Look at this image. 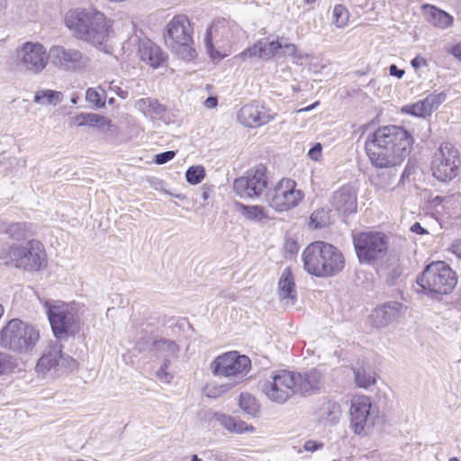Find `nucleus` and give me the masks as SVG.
I'll return each instance as SVG.
<instances>
[{"label": "nucleus", "instance_id": "obj_55", "mask_svg": "<svg viewBox=\"0 0 461 461\" xmlns=\"http://www.w3.org/2000/svg\"><path fill=\"white\" fill-rule=\"evenodd\" d=\"M411 230L412 232L420 234V235H424V234L429 233L428 230L426 229H424L419 222H415L414 224H412L411 227Z\"/></svg>", "mask_w": 461, "mask_h": 461}, {"label": "nucleus", "instance_id": "obj_52", "mask_svg": "<svg viewBox=\"0 0 461 461\" xmlns=\"http://www.w3.org/2000/svg\"><path fill=\"white\" fill-rule=\"evenodd\" d=\"M203 105L208 109H212L217 107L218 99L216 96H209L204 102Z\"/></svg>", "mask_w": 461, "mask_h": 461}, {"label": "nucleus", "instance_id": "obj_40", "mask_svg": "<svg viewBox=\"0 0 461 461\" xmlns=\"http://www.w3.org/2000/svg\"><path fill=\"white\" fill-rule=\"evenodd\" d=\"M104 90L102 93L95 88H88L86 93V100L96 108L104 107L105 104Z\"/></svg>", "mask_w": 461, "mask_h": 461}, {"label": "nucleus", "instance_id": "obj_57", "mask_svg": "<svg viewBox=\"0 0 461 461\" xmlns=\"http://www.w3.org/2000/svg\"><path fill=\"white\" fill-rule=\"evenodd\" d=\"M319 104V102H315L314 104L307 106V107H304V108H302V109H299L297 110V113H303V112H309V111H312V109H314L317 105Z\"/></svg>", "mask_w": 461, "mask_h": 461}, {"label": "nucleus", "instance_id": "obj_35", "mask_svg": "<svg viewBox=\"0 0 461 461\" xmlns=\"http://www.w3.org/2000/svg\"><path fill=\"white\" fill-rule=\"evenodd\" d=\"M63 99V94L50 89L37 91L34 95V102L41 104H59Z\"/></svg>", "mask_w": 461, "mask_h": 461}, {"label": "nucleus", "instance_id": "obj_53", "mask_svg": "<svg viewBox=\"0 0 461 461\" xmlns=\"http://www.w3.org/2000/svg\"><path fill=\"white\" fill-rule=\"evenodd\" d=\"M100 116L101 115L96 113H88V116L86 117V125L96 127Z\"/></svg>", "mask_w": 461, "mask_h": 461}, {"label": "nucleus", "instance_id": "obj_33", "mask_svg": "<svg viewBox=\"0 0 461 461\" xmlns=\"http://www.w3.org/2000/svg\"><path fill=\"white\" fill-rule=\"evenodd\" d=\"M239 407L248 416L256 418L260 412V404L257 398L249 393H241L238 401Z\"/></svg>", "mask_w": 461, "mask_h": 461}, {"label": "nucleus", "instance_id": "obj_44", "mask_svg": "<svg viewBox=\"0 0 461 461\" xmlns=\"http://www.w3.org/2000/svg\"><path fill=\"white\" fill-rule=\"evenodd\" d=\"M324 444L322 442H318L315 440H306L303 444V449L308 452H315L323 447Z\"/></svg>", "mask_w": 461, "mask_h": 461}, {"label": "nucleus", "instance_id": "obj_16", "mask_svg": "<svg viewBox=\"0 0 461 461\" xmlns=\"http://www.w3.org/2000/svg\"><path fill=\"white\" fill-rule=\"evenodd\" d=\"M51 64L65 72L85 70L90 62L89 57L82 50L67 45H53L49 50Z\"/></svg>", "mask_w": 461, "mask_h": 461}, {"label": "nucleus", "instance_id": "obj_51", "mask_svg": "<svg viewBox=\"0 0 461 461\" xmlns=\"http://www.w3.org/2000/svg\"><path fill=\"white\" fill-rule=\"evenodd\" d=\"M389 72L391 76L396 77L397 78H402L404 75V70L399 69L396 65H391L389 67Z\"/></svg>", "mask_w": 461, "mask_h": 461}, {"label": "nucleus", "instance_id": "obj_63", "mask_svg": "<svg viewBox=\"0 0 461 461\" xmlns=\"http://www.w3.org/2000/svg\"><path fill=\"white\" fill-rule=\"evenodd\" d=\"M316 0H303L304 4L306 5H312L315 2Z\"/></svg>", "mask_w": 461, "mask_h": 461}, {"label": "nucleus", "instance_id": "obj_28", "mask_svg": "<svg viewBox=\"0 0 461 461\" xmlns=\"http://www.w3.org/2000/svg\"><path fill=\"white\" fill-rule=\"evenodd\" d=\"M277 294L281 301H285L286 305H294L296 297V288L294 278L289 267L284 269L277 284Z\"/></svg>", "mask_w": 461, "mask_h": 461}, {"label": "nucleus", "instance_id": "obj_50", "mask_svg": "<svg viewBox=\"0 0 461 461\" xmlns=\"http://www.w3.org/2000/svg\"><path fill=\"white\" fill-rule=\"evenodd\" d=\"M449 52L459 61H461V41L453 45Z\"/></svg>", "mask_w": 461, "mask_h": 461}, {"label": "nucleus", "instance_id": "obj_31", "mask_svg": "<svg viewBox=\"0 0 461 461\" xmlns=\"http://www.w3.org/2000/svg\"><path fill=\"white\" fill-rule=\"evenodd\" d=\"M135 107L144 116L150 119L159 117L163 114L165 108L157 100L151 98H141L136 101Z\"/></svg>", "mask_w": 461, "mask_h": 461}, {"label": "nucleus", "instance_id": "obj_24", "mask_svg": "<svg viewBox=\"0 0 461 461\" xmlns=\"http://www.w3.org/2000/svg\"><path fill=\"white\" fill-rule=\"evenodd\" d=\"M406 308L398 302H389L375 308L370 315V321L375 327H384L399 319Z\"/></svg>", "mask_w": 461, "mask_h": 461}, {"label": "nucleus", "instance_id": "obj_34", "mask_svg": "<svg viewBox=\"0 0 461 461\" xmlns=\"http://www.w3.org/2000/svg\"><path fill=\"white\" fill-rule=\"evenodd\" d=\"M5 232L14 240H21L34 233L32 223L14 222L11 223Z\"/></svg>", "mask_w": 461, "mask_h": 461}, {"label": "nucleus", "instance_id": "obj_22", "mask_svg": "<svg viewBox=\"0 0 461 461\" xmlns=\"http://www.w3.org/2000/svg\"><path fill=\"white\" fill-rule=\"evenodd\" d=\"M237 119L245 127L258 128L271 122L274 119V113L264 104L252 102L239 110Z\"/></svg>", "mask_w": 461, "mask_h": 461}, {"label": "nucleus", "instance_id": "obj_46", "mask_svg": "<svg viewBox=\"0 0 461 461\" xmlns=\"http://www.w3.org/2000/svg\"><path fill=\"white\" fill-rule=\"evenodd\" d=\"M156 375L158 379L165 384H169L173 378V375L167 370L165 369V367H160L157 372Z\"/></svg>", "mask_w": 461, "mask_h": 461}, {"label": "nucleus", "instance_id": "obj_25", "mask_svg": "<svg viewBox=\"0 0 461 461\" xmlns=\"http://www.w3.org/2000/svg\"><path fill=\"white\" fill-rule=\"evenodd\" d=\"M446 94H432L423 100H420L415 104L404 105L402 113L411 114L416 117L429 116L433 110L437 109L445 100Z\"/></svg>", "mask_w": 461, "mask_h": 461}, {"label": "nucleus", "instance_id": "obj_29", "mask_svg": "<svg viewBox=\"0 0 461 461\" xmlns=\"http://www.w3.org/2000/svg\"><path fill=\"white\" fill-rule=\"evenodd\" d=\"M426 21L432 26L446 30L453 25L454 18L448 13L429 4L421 6Z\"/></svg>", "mask_w": 461, "mask_h": 461}, {"label": "nucleus", "instance_id": "obj_39", "mask_svg": "<svg viewBox=\"0 0 461 461\" xmlns=\"http://www.w3.org/2000/svg\"><path fill=\"white\" fill-rule=\"evenodd\" d=\"M205 176V169L203 166L190 167L186 173V181L191 185H197L202 182Z\"/></svg>", "mask_w": 461, "mask_h": 461}, {"label": "nucleus", "instance_id": "obj_42", "mask_svg": "<svg viewBox=\"0 0 461 461\" xmlns=\"http://www.w3.org/2000/svg\"><path fill=\"white\" fill-rule=\"evenodd\" d=\"M327 409L329 410L327 420L331 423L338 422L340 417L339 407L336 403H329Z\"/></svg>", "mask_w": 461, "mask_h": 461}, {"label": "nucleus", "instance_id": "obj_14", "mask_svg": "<svg viewBox=\"0 0 461 461\" xmlns=\"http://www.w3.org/2000/svg\"><path fill=\"white\" fill-rule=\"evenodd\" d=\"M353 242L361 263H374L387 254L388 238L382 232H361L354 236Z\"/></svg>", "mask_w": 461, "mask_h": 461}, {"label": "nucleus", "instance_id": "obj_3", "mask_svg": "<svg viewBox=\"0 0 461 461\" xmlns=\"http://www.w3.org/2000/svg\"><path fill=\"white\" fill-rule=\"evenodd\" d=\"M304 270L316 276H331L344 267L341 252L330 243L315 241L308 245L302 254Z\"/></svg>", "mask_w": 461, "mask_h": 461}, {"label": "nucleus", "instance_id": "obj_26", "mask_svg": "<svg viewBox=\"0 0 461 461\" xmlns=\"http://www.w3.org/2000/svg\"><path fill=\"white\" fill-rule=\"evenodd\" d=\"M294 394H311L316 393L320 388L321 374L316 369H311L303 374L294 373Z\"/></svg>", "mask_w": 461, "mask_h": 461}, {"label": "nucleus", "instance_id": "obj_1", "mask_svg": "<svg viewBox=\"0 0 461 461\" xmlns=\"http://www.w3.org/2000/svg\"><path fill=\"white\" fill-rule=\"evenodd\" d=\"M413 138L404 128L395 125L379 127L366 140V151L376 168L400 167L411 152Z\"/></svg>", "mask_w": 461, "mask_h": 461}, {"label": "nucleus", "instance_id": "obj_56", "mask_svg": "<svg viewBox=\"0 0 461 461\" xmlns=\"http://www.w3.org/2000/svg\"><path fill=\"white\" fill-rule=\"evenodd\" d=\"M451 251L461 259V240H456L452 244Z\"/></svg>", "mask_w": 461, "mask_h": 461}, {"label": "nucleus", "instance_id": "obj_64", "mask_svg": "<svg viewBox=\"0 0 461 461\" xmlns=\"http://www.w3.org/2000/svg\"><path fill=\"white\" fill-rule=\"evenodd\" d=\"M448 461H460L457 457H451Z\"/></svg>", "mask_w": 461, "mask_h": 461}, {"label": "nucleus", "instance_id": "obj_15", "mask_svg": "<svg viewBox=\"0 0 461 461\" xmlns=\"http://www.w3.org/2000/svg\"><path fill=\"white\" fill-rule=\"evenodd\" d=\"M294 372L278 370L271 372L265 380L259 382L264 395L273 402L283 404L294 394Z\"/></svg>", "mask_w": 461, "mask_h": 461}, {"label": "nucleus", "instance_id": "obj_61", "mask_svg": "<svg viewBox=\"0 0 461 461\" xmlns=\"http://www.w3.org/2000/svg\"><path fill=\"white\" fill-rule=\"evenodd\" d=\"M191 461H203L197 455H193Z\"/></svg>", "mask_w": 461, "mask_h": 461}, {"label": "nucleus", "instance_id": "obj_23", "mask_svg": "<svg viewBox=\"0 0 461 461\" xmlns=\"http://www.w3.org/2000/svg\"><path fill=\"white\" fill-rule=\"evenodd\" d=\"M331 206L339 212L350 214L357 211V193L351 185H343L330 198Z\"/></svg>", "mask_w": 461, "mask_h": 461}, {"label": "nucleus", "instance_id": "obj_32", "mask_svg": "<svg viewBox=\"0 0 461 461\" xmlns=\"http://www.w3.org/2000/svg\"><path fill=\"white\" fill-rule=\"evenodd\" d=\"M23 371V365L16 357L0 351V375H10Z\"/></svg>", "mask_w": 461, "mask_h": 461}, {"label": "nucleus", "instance_id": "obj_41", "mask_svg": "<svg viewBox=\"0 0 461 461\" xmlns=\"http://www.w3.org/2000/svg\"><path fill=\"white\" fill-rule=\"evenodd\" d=\"M328 216L324 210L314 211L310 217V225L314 229H321L326 226Z\"/></svg>", "mask_w": 461, "mask_h": 461}, {"label": "nucleus", "instance_id": "obj_7", "mask_svg": "<svg viewBox=\"0 0 461 461\" xmlns=\"http://www.w3.org/2000/svg\"><path fill=\"white\" fill-rule=\"evenodd\" d=\"M77 361L63 353V346L59 341L50 342L43 349L35 366V372L42 378L56 379L76 371Z\"/></svg>", "mask_w": 461, "mask_h": 461}, {"label": "nucleus", "instance_id": "obj_19", "mask_svg": "<svg viewBox=\"0 0 461 461\" xmlns=\"http://www.w3.org/2000/svg\"><path fill=\"white\" fill-rule=\"evenodd\" d=\"M280 50L282 57H294L296 54L297 47L294 43L283 44L278 40L267 41L266 39H260L249 46L235 58L242 62L250 59H258L262 60H270Z\"/></svg>", "mask_w": 461, "mask_h": 461}, {"label": "nucleus", "instance_id": "obj_36", "mask_svg": "<svg viewBox=\"0 0 461 461\" xmlns=\"http://www.w3.org/2000/svg\"><path fill=\"white\" fill-rule=\"evenodd\" d=\"M153 348L156 351L163 354L165 357H176L178 352V346L172 340L160 339L155 341Z\"/></svg>", "mask_w": 461, "mask_h": 461}, {"label": "nucleus", "instance_id": "obj_9", "mask_svg": "<svg viewBox=\"0 0 461 461\" xmlns=\"http://www.w3.org/2000/svg\"><path fill=\"white\" fill-rule=\"evenodd\" d=\"M39 339V330L19 319L9 321L0 330V346L20 354L32 350Z\"/></svg>", "mask_w": 461, "mask_h": 461}, {"label": "nucleus", "instance_id": "obj_18", "mask_svg": "<svg viewBox=\"0 0 461 461\" xmlns=\"http://www.w3.org/2000/svg\"><path fill=\"white\" fill-rule=\"evenodd\" d=\"M240 30V27L233 22L225 19L214 21L206 32L204 38L205 47L209 54L212 58L215 56L221 57L220 51L214 48V43L217 49L230 47L239 34Z\"/></svg>", "mask_w": 461, "mask_h": 461}, {"label": "nucleus", "instance_id": "obj_62", "mask_svg": "<svg viewBox=\"0 0 461 461\" xmlns=\"http://www.w3.org/2000/svg\"><path fill=\"white\" fill-rule=\"evenodd\" d=\"M202 198L203 201H206L208 198V193L206 191H203L202 194Z\"/></svg>", "mask_w": 461, "mask_h": 461}, {"label": "nucleus", "instance_id": "obj_12", "mask_svg": "<svg viewBox=\"0 0 461 461\" xmlns=\"http://www.w3.org/2000/svg\"><path fill=\"white\" fill-rule=\"evenodd\" d=\"M49 51L39 41H25L16 48L12 65L16 71L38 75L49 63Z\"/></svg>", "mask_w": 461, "mask_h": 461}, {"label": "nucleus", "instance_id": "obj_38", "mask_svg": "<svg viewBox=\"0 0 461 461\" xmlns=\"http://www.w3.org/2000/svg\"><path fill=\"white\" fill-rule=\"evenodd\" d=\"M333 23L338 28H343L347 25L349 18V14L347 8L341 5L334 6L332 11Z\"/></svg>", "mask_w": 461, "mask_h": 461}, {"label": "nucleus", "instance_id": "obj_8", "mask_svg": "<svg viewBox=\"0 0 461 461\" xmlns=\"http://www.w3.org/2000/svg\"><path fill=\"white\" fill-rule=\"evenodd\" d=\"M52 332L62 339L75 336L80 330V312L76 303L56 302L44 304Z\"/></svg>", "mask_w": 461, "mask_h": 461}, {"label": "nucleus", "instance_id": "obj_37", "mask_svg": "<svg viewBox=\"0 0 461 461\" xmlns=\"http://www.w3.org/2000/svg\"><path fill=\"white\" fill-rule=\"evenodd\" d=\"M355 382L358 387L368 388L375 384V374L371 371H366L364 368H358L354 371Z\"/></svg>", "mask_w": 461, "mask_h": 461}, {"label": "nucleus", "instance_id": "obj_17", "mask_svg": "<svg viewBox=\"0 0 461 461\" xmlns=\"http://www.w3.org/2000/svg\"><path fill=\"white\" fill-rule=\"evenodd\" d=\"M460 165L458 149L451 143H443L435 153L431 166L432 175L438 181L449 182L457 176Z\"/></svg>", "mask_w": 461, "mask_h": 461}, {"label": "nucleus", "instance_id": "obj_30", "mask_svg": "<svg viewBox=\"0 0 461 461\" xmlns=\"http://www.w3.org/2000/svg\"><path fill=\"white\" fill-rule=\"evenodd\" d=\"M235 211L245 220L252 222H260L268 219L267 211L260 205H246L241 203H235Z\"/></svg>", "mask_w": 461, "mask_h": 461}, {"label": "nucleus", "instance_id": "obj_5", "mask_svg": "<svg viewBox=\"0 0 461 461\" xmlns=\"http://www.w3.org/2000/svg\"><path fill=\"white\" fill-rule=\"evenodd\" d=\"M0 259L5 265L25 271H38L46 264V252L43 244L37 240H30L24 245L6 244L0 249Z\"/></svg>", "mask_w": 461, "mask_h": 461}, {"label": "nucleus", "instance_id": "obj_13", "mask_svg": "<svg viewBox=\"0 0 461 461\" xmlns=\"http://www.w3.org/2000/svg\"><path fill=\"white\" fill-rule=\"evenodd\" d=\"M304 198V194L297 188V183L284 177L273 188L267 190L266 201L276 212H283L295 208Z\"/></svg>", "mask_w": 461, "mask_h": 461}, {"label": "nucleus", "instance_id": "obj_4", "mask_svg": "<svg viewBox=\"0 0 461 461\" xmlns=\"http://www.w3.org/2000/svg\"><path fill=\"white\" fill-rule=\"evenodd\" d=\"M250 359L245 355H240L237 351H230L221 354L211 363V369L215 376L226 377L232 380L231 383L221 385L218 389L212 384L205 387L208 397L216 398L232 388L249 371Z\"/></svg>", "mask_w": 461, "mask_h": 461}, {"label": "nucleus", "instance_id": "obj_6", "mask_svg": "<svg viewBox=\"0 0 461 461\" xmlns=\"http://www.w3.org/2000/svg\"><path fill=\"white\" fill-rule=\"evenodd\" d=\"M193 35L194 28L189 18L185 14H176L165 27L164 41L176 56L190 61L196 56Z\"/></svg>", "mask_w": 461, "mask_h": 461}, {"label": "nucleus", "instance_id": "obj_47", "mask_svg": "<svg viewBox=\"0 0 461 461\" xmlns=\"http://www.w3.org/2000/svg\"><path fill=\"white\" fill-rule=\"evenodd\" d=\"M113 124L111 120L106 117L100 116L98 123L96 124V128L101 131L107 132L111 130Z\"/></svg>", "mask_w": 461, "mask_h": 461}, {"label": "nucleus", "instance_id": "obj_10", "mask_svg": "<svg viewBox=\"0 0 461 461\" xmlns=\"http://www.w3.org/2000/svg\"><path fill=\"white\" fill-rule=\"evenodd\" d=\"M417 284L428 294H447L456 285L457 276L444 261H435L425 267L418 276Z\"/></svg>", "mask_w": 461, "mask_h": 461}, {"label": "nucleus", "instance_id": "obj_27", "mask_svg": "<svg viewBox=\"0 0 461 461\" xmlns=\"http://www.w3.org/2000/svg\"><path fill=\"white\" fill-rule=\"evenodd\" d=\"M212 420L217 422L229 433L243 434L247 432H256V428L253 425L247 424L245 421L226 413L214 412L212 416Z\"/></svg>", "mask_w": 461, "mask_h": 461}, {"label": "nucleus", "instance_id": "obj_59", "mask_svg": "<svg viewBox=\"0 0 461 461\" xmlns=\"http://www.w3.org/2000/svg\"><path fill=\"white\" fill-rule=\"evenodd\" d=\"M171 358L172 357H165L164 362L160 367H165V369L167 370L171 363Z\"/></svg>", "mask_w": 461, "mask_h": 461}, {"label": "nucleus", "instance_id": "obj_21", "mask_svg": "<svg viewBox=\"0 0 461 461\" xmlns=\"http://www.w3.org/2000/svg\"><path fill=\"white\" fill-rule=\"evenodd\" d=\"M130 43L138 46V54L141 61L156 69L164 66L167 56L162 49L151 40L138 35L129 39Z\"/></svg>", "mask_w": 461, "mask_h": 461}, {"label": "nucleus", "instance_id": "obj_45", "mask_svg": "<svg viewBox=\"0 0 461 461\" xmlns=\"http://www.w3.org/2000/svg\"><path fill=\"white\" fill-rule=\"evenodd\" d=\"M312 59V55H310L308 53H304V52H300L297 50L295 56L293 57V63L295 65H298V66H302L306 61H308L309 59Z\"/></svg>", "mask_w": 461, "mask_h": 461}, {"label": "nucleus", "instance_id": "obj_49", "mask_svg": "<svg viewBox=\"0 0 461 461\" xmlns=\"http://www.w3.org/2000/svg\"><path fill=\"white\" fill-rule=\"evenodd\" d=\"M414 69L425 67L427 65L426 59L423 57L417 56L411 62Z\"/></svg>", "mask_w": 461, "mask_h": 461}, {"label": "nucleus", "instance_id": "obj_43", "mask_svg": "<svg viewBox=\"0 0 461 461\" xmlns=\"http://www.w3.org/2000/svg\"><path fill=\"white\" fill-rule=\"evenodd\" d=\"M176 156V152L173 150L165 151L155 156V163L158 165H163L171 159H173Z\"/></svg>", "mask_w": 461, "mask_h": 461}, {"label": "nucleus", "instance_id": "obj_54", "mask_svg": "<svg viewBox=\"0 0 461 461\" xmlns=\"http://www.w3.org/2000/svg\"><path fill=\"white\" fill-rule=\"evenodd\" d=\"M87 116H88V113H79L74 117V122L78 126L86 125V117Z\"/></svg>", "mask_w": 461, "mask_h": 461}, {"label": "nucleus", "instance_id": "obj_48", "mask_svg": "<svg viewBox=\"0 0 461 461\" xmlns=\"http://www.w3.org/2000/svg\"><path fill=\"white\" fill-rule=\"evenodd\" d=\"M321 145L315 144L308 152V156L314 161H318L321 156Z\"/></svg>", "mask_w": 461, "mask_h": 461}, {"label": "nucleus", "instance_id": "obj_60", "mask_svg": "<svg viewBox=\"0 0 461 461\" xmlns=\"http://www.w3.org/2000/svg\"><path fill=\"white\" fill-rule=\"evenodd\" d=\"M309 69H310L311 71H313V72H315V73H316V72H318L319 68H318V66H317L316 64H314L313 62H310V63H309Z\"/></svg>", "mask_w": 461, "mask_h": 461}, {"label": "nucleus", "instance_id": "obj_20", "mask_svg": "<svg viewBox=\"0 0 461 461\" xmlns=\"http://www.w3.org/2000/svg\"><path fill=\"white\" fill-rule=\"evenodd\" d=\"M267 185L266 168L263 166L249 169L233 183V189L240 198H256L263 194Z\"/></svg>", "mask_w": 461, "mask_h": 461}, {"label": "nucleus", "instance_id": "obj_2", "mask_svg": "<svg viewBox=\"0 0 461 461\" xmlns=\"http://www.w3.org/2000/svg\"><path fill=\"white\" fill-rule=\"evenodd\" d=\"M65 24L74 36L105 53H111L108 39L112 22L95 9L76 8L65 16Z\"/></svg>", "mask_w": 461, "mask_h": 461}, {"label": "nucleus", "instance_id": "obj_11", "mask_svg": "<svg viewBox=\"0 0 461 461\" xmlns=\"http://www.w3.org/2000/svg\"><path fill=\"white\" fill-rule=\"evenodd\" d=\"M349 428L360 438L370 436L378 420V410L373 406L371 398L356 395L350 401Z\"/></svg>", "mask_w": 461, "mask_h": 461}, {"label": "nucleus", "instance_id": "obj_58", "mask_svg": "<svg viewBox=\"0 0 461 461\" xmlns=\"http://www.w3.org/2000/svg\"><path fill=\"white\" fill-rule=\"evenodd\" d=\"M445 200H446V198H444V197H441V196H436V197L432 200V203H433L435 205H438V204L442 203Z\"/></svg>", "mask_w": 461, "mask_h": 461}]
</instances>
